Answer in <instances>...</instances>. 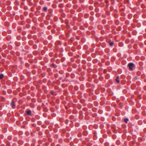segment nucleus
<instances>
[{
  "mask_svg": "<svg viewBox=\"0 0 146 146\" xmlns=\"http://www.w3.org/2000/svg\"><path fill=\"white\" fill-rule=\"evenodd\" d=\"M3 101H5V99L4 98H3Z\"/></svg>",
  "mask_w": 146,
  "mask_h": 146,
  "instance_id": "9d476101",
  "label": "nucleus"
},
{
  "mask_svg": "<svg viewBox=\"0 0 146 146\" xmlns=\"http://www.w3.org/2000/svg\"><path fill=\"white\" fill-rule=\"evenodd\" d=\"M119 76H117L116 79V81L117 82V83H119Z\"/></svg>",
  "mask_w": 146,
  "mask_h": 146,
  "instance_id": "20e7f679",
  "label": "nucleus"
},
{
  "mask_svg": "<svg viewBox=\"0 0 146 146\" xmlns=\"http://www.w3.org/2000/svg\"><path fill=\"white\" fill-rule=\"evenodd\" d=\"M113 44H114V43H113V42H111L109 43L110 45L111 46H113Z\"/></svg>",
  "mask_w": 146,
  "mask_h": 146,
  "instance_id": "6e6552de",
  "label": "nucleus"
},
{
  "mask_svg": "<svg viewBox=\"0 0 146 146\" xmlns=\"http://www.w3.org/2000/svg\"><path fill=\"white\" fill-rule=\"evenodd\" d=\"M47 8L46 7H44L43 8V10L45 11H46L47 10Z\"/></svg>",
  "mask_w": 146,
  "mask_h": 146,
  "instance_id": "39448f33",
  "label": "nucleus"
},
{
  "mask_svg": "<svg viewBox=\"0 0 146 146\" xmlns=\"http://www.w3.org/2000/svg\"><path fill=\"white\" fill-rule=\"evenodd\" d=\"M129 120V119L127 118H125L124 119V121L126 123H127V121Z\"/></svg>",
  "mask_w": 146,
  "mask_h": 146,
  "instance_id": "0eeeda50",
  "label": "nucleus"
},
{
  "mask_svg": "<svg viewBox=\"0 0 146 146\" xmlns=\"http://www.w3.org/2000/svg\"><path fill=\"white\" fill-rule=\"evenodd\" d=\"M55 65L54 64H51V66L52 67H55Z\"/></svg>",
  "mask_w": 146,
  "mask_h": 146,
  "instance_id": "1a4fd4ad",
  "label": "nucleus"
},
{
  "mask_svg": "<svg viewBox=\"0 0 146 146\" xmlns=\"http://www.w3.org/2000/svg\"><path fill=\"white\" fill-rule=\"evenodd\" d=\"M4 76L3 74L0 75V79H2L3 77Z\"/></svg>",
  "mask_w": 146,
  "mask_h": 146,
  "instance_id": "423d86ee",
  "label": "nucleus"
},
{
  "mask_svg": "<svg viewBox=\"0 0 146 146\" xmlns=\"http://www.w3.org/2000/svg\"><path fill=\"white\" fill-rule=\"evenodd\" d=\"M31 111L30 110H28L27 111V114L28 115H30L31 113Z\"/></svg>",
  "mask_w": 146,
  "mask_h": 146,
  "instance_id": "7ed1b4c3",
  "label": "nucleus"
},
{
  "mask_svg": "<svg viewBox=\"0 0 146 146\" xmlns=\"http://www.w3.org/2000/svg\"><path fill=\"white\" fill-rule=\"evenodd\" d=\"M128 66L129 67V69L131 70H133L134 66L133 64V63H129L128 64Z\"/></svg>",
  "mask_w": 146,
  "mask_h": 146,
  "instance_id": "f03ea898",
  "label": "nucleus"
},
{
  "mask_svg": "<svg viewBox=\"0 0 146 146\" xmlns=\"http://www.w3.org/2000/svg\"><path fill=\"white\" fill-rule=\"evenodd\" d=\"M16 101V99L15 98H13L11 104V105L12 107V109H15V102Z\"/></svg>",
  "mask_w": 146,
  "mask_h": 146,
  "instance_id": "f257e3e1",
  "label": "nucleus"
}]
</instances>
